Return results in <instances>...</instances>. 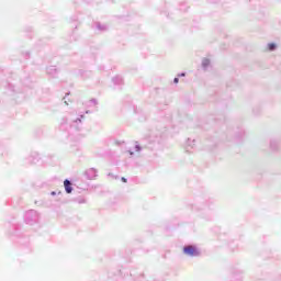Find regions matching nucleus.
<instances>
[{
  "mask_svg": "<svg viewBox=\"0 0 281 281\" xmlns=\"http://www.w3.org/2000/svg\"><path fill=\"white\" fill-rule=\"evenodd\" d=\"M183 254H186V256L194 257V256H199V250L194 246H186L183 248Z\"/></svg>",
  "mask_w": 281,
  "mask_h": 281,
  "instance_id": "obj_1",
  "label": "nucleus"
},
{
  "mask_svg": "<svg viewBox=\"0 0 281 281\" xmlns=\"http://www.w3.org/2000/svg\"><path fill=\"white\" fill-rule=\"evenodd\" d=\"M64 188L67 194H71V192L74 191V188H71V182L69 180L64 181Z\"/></svg>",
  "mask_w": 281,
  "mask_h": 281,
  "instance_id": "obj_2",
  "label": "nucleus"
},
{
  "mask_svg": "<svg viewBox=\"0 0 281 281\" xmlns=\"http://www.w3.org/2000/svg\"><path fill=\"white\" fill-rule=\"evenodd\" d=\"M268 49L270 52H273V49H276V44L271 43V44H268Z\"/></svg>",
  "mask_w": 281,
  "mask_h": 281,
  "instance_id": "obj_3",
  "label": "nucleus"
},
{
  "mask_svg": "<svg viewBox=\"0 0 281 281\" xmlns=\"http://www.w3.org/2000/svg\"><path fill=\"white\" fill-rule=\"evenodd\" d=\"M207 65H210V59H204V60H203V66H204V67H207Z\"/></svg>",
  "mask_w": 281,
  "mask_h": 281,
  "instance_id": "obj_4",
  "label": "nucleus"
},
{
  "mask_svg": "<svg viewBox=\"0 0 281 281\" xmlns=\"http://www.w3.org/2000/svg\"><path fill=\"white\" fill-rule=\"evenodd\" d=\"M173 82L177 85V83H179V78H175L173 79Z\"/></svg>",
  "mask_w": 281,
  "mask_h": 281,
  "instance_id": "obj_5",
  "label": "nucleus"
},
{
  "mask_svg": "<svg viewBox=\"0 0 281 281\" xmlns=\"http://www.w3.org/2000/svg\"><path fill=\"white\" fill-rule=\"evenodd\" d=\"M121 181H123V183H126L127 180H126V178L123 177V178H121Z\"/></svg>",
  "mask_w": 281,
  "mask_h": 281,
  "instance_id": "obj_6",
  "label": "nucleus"
},
{
  "mask_svg": "<svg viewBox=\"0 0 281 281\" xmlns=\"http://www.w3.org/2000/svg\"><path fill=\"white\" fill-rule=\"evenodd\" d=\"M181 76H186V74H182Z\"/></svg>",
  "mask_w": 281,
  "mask_h": 281,
  "instance_id": "obj_7",
  "label": "nucleus"
}]
</instances>
